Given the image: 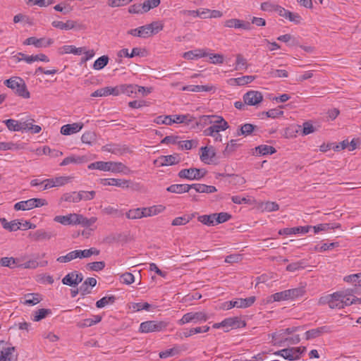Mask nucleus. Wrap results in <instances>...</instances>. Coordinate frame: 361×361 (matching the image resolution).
<instances>
[{"label": "nucleus", "mask_w": 361, "mask_h": 361, "mask_svg": "<svg viewBox=\"0 0 361 361\" xmlns=\"http://www.w3.org/2000/svg\"><path fill=\"white\" fill-rule=\"evenodd\" d=\"M4 85L12 90H16V93L23 98L28 99L30 97V92L27 90L25 81L20 77H13L4 81Z\"/></svg>", "instance_id": "nucleus-1"}, {"label": "nucleus", "mask_w": 361, "mask_h": 361, "mask_svg": "<svg viewBox=\"0 0 361 361\" xmlns=\"http://www.w3.org/2000/svg\"><path fill=\"white\" fill-rule=\"evenodd\" d=\"M342 298H343L342 294L340 293V291H338L333 294L321 297L319 300V304H327L331 309H343V305L342 303Z\"/></svg>", "instance_id": "nucleus-2"}, {"label": "nucleus", "mask_w": 361, "mask_h": 361, "mask_svg": "<svg viewBox=\"0 0 361 361\" xmlns=\"http://www.w3.org/2000/svg\"><path fill=\"white\" fill-rule=\"evenodd\" d=\"M305 350V347H303L302 348L300 347L288 348L276 352L275 355H281L286 360H298L300 357V355Z\"/></svg>", "instance_id": "nucleus-3"}, {"label": "nucleus", "mask_w": 361, "mask_h": 361, "mask_svg": "<svg viewBox=\"0 0 361 361\" xmlns=\"http://www.w3.org/2000/svg\"><path fill=\"white\" fill-rule=\"evenodd\" d=\"M167 324L164 322L147 321L142 322L140 325L139 331L141 333H149L161 331L166 327Z\"/></svg>", "instance_id": "nucleus-4"}, {"label": "nucleus", "mask_w": 361, "mask_h": 361, "mask_svg": "<svg viewBox=\"0 0 361 361\" xmlns=\"http://www.w3.org/2000/svg\"><path fill=\"white\" fill-rule=\"evenodd\" d=\"M207 171L204 169L197 168L184 169L178 172V176L180 178L188 180H200L206 175Z\"/></svg>", "instance_id": "nucleus-5"}, {"label": "nucleus", "mask_w": 361, "mask_h": 361, "mask_svg": "<svg viewBox=\"0 0 361 361\" xmlns=\"http://www.w3.org/2000/svg\"><path fill=\"white\" fill-rule=\"evenodd\" d=\"M181 161V157L178 154H173L166 156H160L154 161V164L157 166H172Z\"/></svg>", "instance_id": "nucleus-6"}, {"label": "nucleus", "mask_w": 361, "mask_h": 361, "mask_svg": "<svg viewBox=\"0 0 361 361\" xmlns=\"http://www.w3.org/2000/svg\"><path fill=\"white\" fill-rule=\"evenodd\" d=\"M207 319V315L203 312H188L183 316V317L178 321V324L180 325H183L189 322H197L199 321L205 322Z\"/></svg>", "instance_id": "nucleus-7"}, {"label": "nucleus", "mask_w": 361, "mask_h": 361, "mask_svg": "<svg viewBox=\"0 0 361 361\" xmlns=\"http://www.w3.org/2000/svg\"><path fill=\"white\" fill-rule=\"evenodd\" d=\"M15 347H9L4 341H0V361H15L16 356L13 355Z\"/></svg>", "instance_id": "nucleus-8"}, {"label": "nucleus", "mask_w": 361, "mask_h": 361, "mask_svg": "<svg viewBox=\"0 0 361 361\" xmlns=\"http://www.w3.org/2000/svg\"><path fill=\"white\" fill-rule=\"evenodd\" d=\"M71 177L70 176H59L52 178L44 180L45 185H44L42 190H45L54 187L63 186L70 182Z\"/></svg>", "instance_id": "nucleus-9"}, {"label": "nucleus", "mask_w": 361, "mask_h": 361, "mask_svg": "<svg viewBox=\"0 0 361 361\" xmlns=\"http://www.w3.org/2000/svg\"><path fill=\"white\" fill-rule=\"evenodd\" d=\"M263 100L262 94L256 90H250L243 95L245 104L249 106H257Z\"/></svg>", "instance_id": "nucleus-10"}, {"label": "nucleus", "mask_w": 361, "mask_h": 361, "mask_svg": "<svg viewBox=\"0 0 361 361\" xmlns=\"http://www.w3.org/2000/svg\"><path fill=\"white\" fill-rule=\"evenodd\" d=\"M83 280V275L77 271H73L66 274L62 279V283L64 285L75 287Z\"/></svg>", "instance_id": "nucleus-11"}, {"label": "nucleus", "mask_w": 361, "mask_h": 361, "mask_svg": "<svg viewBox=\"0 0 361 361\" xmlns=\"http://www.w3.org/2000/svg\"><path fill=\"white\" fill-rule=\"evenodd\" d=\"M299 327L293 326L290 328H287L285 329H281L276 332H274L271 334L272 339L280 345L285 343V337L286 335L291 334L296 331H298Z\"/></svg>", "instance_id": "nucleus-12"}, {"label": "nucleus", "mask_w": 361, "mask_h": 361, "mask_svg": "<svg viewBox=\"0 0 361 361\" xmlns=\"http://www.w3.org/2000/svg\"><path fill=\"white\" fill-rule=\"evenodd\" d=\"M224 25L229 28H241L245 30H250L252 29V25L250 22L237 18L226 20L224 21Z\"/></svg>", "instance_id": "nucleus-13"}, {"label": "nucleus", "mask_w": 361, "mask_h": 361, "mask_svg": "<svg viewBox=\"0 0 361 361\" xmlns=\"http://www.w3.org/2000/svg\"><path fill=\"white\" fill-rule=\"evenodd\" d=\"M223 327L226 328V331H228L229 329H238L245 326L246 324L244 320H242L238 317L226 318L222 321Z\"/></svg>", "instance_id": "nucleus-14"}, {"label": "nucleus", "mask_w": 361, "mask_h": 361, "mask_svg": "<svg viewBox=\"0 0 361 361\" xmlns=\"http://www.w3.org/2000/svg\"><path fill=\"white\" fill-rule=\"evenodd\" d=\"M56 233L53 231H48L44 229H39L34 232L30 233L29 236L34 241H40L44 240H49L54 237Z\"/></svg>", "instance_id": "nucleus-15"}, {"label": "nucleus", "mask_w": 361, "mask_h": 361, "mask_svg": "<svg viewBox=\"0 0 361 361\" xmlns=\"http://www.w3.org/2000/svg\"><path fill=\"white\" fill-rule=\"evenodd\" d=\"M310 229H312V226L284 228L279 231V234L288 235L298 233H308Z\"/></svg>", "instance_id": "nucleus-16"}, {"label": "nucleus", "mask_w": 361, "mask_h": 361, "mask_svg": "<svg viewBox=\"0 0 361 361\" xmlns=\"http://www.w3.org/2000/svg\"><path fill=\"white\" fill-rule=\"evenodd\" d=\"M104 185H114L122 188H128L130 186V180L118 178H104L101 180Z\"/></svg>", "instance_id": "nucleus-17"}, {"label": "nucleus", "mask_w": 361, "mask_h": 361, "mask_svg": "<svg viewBox=\"0 0 361 361\" xmlns=\"http://www.w3.org/2000/svg\"><path fill=\"white\" fill-rule=\"evenodd\" d=\"M202 154L200 155V159L204 164H210V159L216 156V152L214 147H202L200 148Z\"/></svg>", "instance_id": "nucleus-18"}, {"label": "nucleus", "mask_w": 361, "mask_h": 361, "mask_svg": "<svg viewBox=\"0 0 361 361\" xmlns=\"http://www.w3.org/2000/svg\"><path fill=\"white\" fill-rule=\"evenodd\" d=\"M83 126L82 123L64 125L61 128V133L64 135H68L78 133L83 128Z\"/></svg>", "instance_id": "nucleus-19"}, {"label": "nucleus", "mask_w": 361, "mask_h": 361, "mask_svg": "<svg viewBox=\"0 0 361 361\" xmlns=\"http://www.w3.org/2000/svg\"><path fill=\"white\" fill-rule=\"evenodd\" d=\"M24 257H18L14 258L13 257H2L0 259V265L2 267H8L10 269H13L15 267H19V263L23 262Z\"/></svg>", "instance_id": "nucleus-20"}, {"label": "nucleus", "mask_w": 361, "mask_h": 361, "mask_svg": "<svg viewBox=\"0 0 361 361\" xmlns=\"http://www.w3.org/2000/svg\"><path fill=\"white\" fill-rule=\"evenodd\" d=\"M187 348L184 345H176L172 348L167 349L159 353V357L161 359L168 357L174 356L180 353L181 351L185 350Z\"/></svg>", "instance_id": "nucleus-21"}, {"label": "nucleus", "mask_w": 361, "mask_h": 361, "mask_svg": "<svg viewBox=\"0 0 361 361\" xmlns=\"http://www.w3.org/2000/svg\"><path fill=\"white\" fill-rule=\"evenodd\" d=\"M255 152H253V155H257V156H264V155H267V154H274L276 150V149L272 147V146H269V145H259L257 147H256L255 149H254Z\"/></svg>", "instance_id": "nucleus-22"}, {"label": "nucleus", "mask_w": 361, "mask_h": 361, "mask_svg": "<svg viewBox=\"0 0 361 361\" xmlns=\"http://www.w3.org/2000/svg\"><path fill=\"white\" fill-rule=\"evenodd\" d=\"M144 51L145 50H142L140 48L135 47L132 49L131 54H129L128 49H122L118 52L117 56L118 58H122L123 56L128 58H133L136 56H143Z\"/></svg>", "instance_id": "nucleus-23"}, {"label": "nucleus", "mask_w": 361, "mask_h": 361, "mask_svg": "<svg viewBox=\"0 0 361 361\" xmlns=\"http://www.w3.org/2000/svg\"><path fill=\"white\" fill-rule=\"evenodd\" d=\"M329 332V327L324 326L319 328L313 329L306 331L305 333V338L306 340H310L312 338H317L320 336L323 333Z\"/></svg>", "instance_id": "nucleus-24"}, {"label": "nucleus", "mask_w": 361, "mask_h": 361, "mask_svg": "<svg viewBox=\"0 0 361 361\" xmlns=\"http://www.w3.org/2000/svg\"><path fill=\"white\" fill-rule=\"evenodd\" d=\"M87 161V158L85 156H70L65 158L61 163V166H64L70 164H82Z\"/></svg>", "instance_id": "nucleus-25"}, {"label": "nucleus", "mask_w": 361, "mask_h": 361, "mask_svg": "<svg viewBox=\"0 0 361 361\" xmlns=\"http://www.w3.org/2000/svg\"><path fill=\"white\" fill-rule=\"evenodd\" d=\"M215 87L213 85H187L183 87V90L189 92H211L214 90Z\"/></svg>", "instance_id": "nucleus-26"}, {"label": "nucleus", "mask_w": 361, "mask_h": 361, "mask_svg": "<svg viewBox=\"0 0 361 361\" xmlns=\"http://www.w3.org/2000/svg\"><path fill=\"white\" fill-rule=\"evenodd\" d=\"M102 150L115 154H122L127 151V147L116 144L106 145L102 147Z\"/></svg>", "instance_id": "nucleus-27"}, {"label": "nucleus", "mask_w": 361, "mask_h": 361, "mask_svg": "<svg viewBox=\"0 0 361 361\" xmlns=\"http://www.w3.org/2000/svg\"><path fill=\"white\" fill-rule=\"evenodd\" d=\"M0 221L3 228L9 231H16L20 228L21 223L18 220L8 222L5 218H1L0 219Z\"/></svg>", "instance_id": "nucleus-28"}, {"label": "nucleus", "mask_w": 361, "mask_h": 361, "mask_svg": "<svg viewBox=\"0 0 361 361\" xmlns=\"http://www.w3.org/2000/svg\"><path fill=\"white\" fill-rule=\"evenodd\" d=\"M165 207L162 205H154L149 207H143V217L157 215L164 210Z\"/></svg>", "instance_id": "nucleus-29"}, {"label": "nucleus", "mask_w": 361, "mask_h": 361, "mask_svg": "<svg viewBox=\"0 0 361 361\" xmlns=\"http://www.w3.org/2000/svg\"><path fill=\"white\" fill-rule=\"evenodd\" d=\"M51 25L53 27L61 30H69L76 27V22L71 20H67L66 23L54 20L51 23Z\"/></svg>", "instance_id": "nucleus-30"}, {"label": "nucleus", "mask_w": 361, "mask_h": 361, "mask_svg": "<svg viewBox=\"0 0 361 361\" xmlns=\"http://www.w3.org/2000/svg\"><path fill=\"white\" fill-rule=\"evenodd\" d=\"M223 126L221 125H214L211 124L212 126L209 128H206L203 131L204 135H212V133H219L220 131L226 130L229 128V125L227 121H224Z\"/></svg>", "instance_id": "nucleus-31"}, {"label": "nucleus", "mask_w": 361, "mask_h": 361, "mask_svg": "<svg viewBox=\"0 0 361 361\" xmlns=\"http://www.w3.org/2000/svg\"><path fill=\"white\" fill-rule=\"evenodd\" d=\"M42 300V298L39 293H27L25 295V301L23 304L27 305H35Z\"/></svg>", "instance_id": "nucleus-32"}, {"label": "nucleus", "mask_w": 361, "mask_h": 361, "mask_svg": "<svg viewBox=\"0 0 361 361\" xmlns=\"http://www.w3.org/2000/svg\"><path fill=\"white\" fill-rule=\"evenodd\" d=\"M195 120L193 116L190 114L185 115H173L171 116V125L173 123H186L189 124Z\"/></svg>", "instance_id": "nucleus-33"}, {"label": "nucleus", "mask_w": 361, "mask_h": 361, "mask_svg": "<svg viewBox=\"0 0 361 361\" xmlns=\"http://www.w3.org/2000/svg\"><path fill=\"white\" fill-rule=\"evenodd\" d=\"M207 56V53L204 49H195L189 51L183 54V57L188 60H192Z\"/></svg>", "instance_id": "nucleus-34"}, {"label": "nucleus", "mask_w": 361, "mask_h": 361, "mask_svg": "<svg viewBox=\"0 0 361 361\" xmlns=\"http://www.w3.org/2000/svg\"><path fill=\"white\" fill-rule=\"evenodd\" d=\"M78 197V192L73 191L63 194L59 201L60 202H66L69 203H78L79 202Z\"/></svg>", "instance_id": "nucleus-35"}, {"label": "nucleus", "mask_w": 361, "mask_h": 361, "mask_svg": "<svg viewBox=\"0 0 361 361\" xmlns=\"http://www.w3.org/2000/svg\"><path fill=\"white\" fill-rule=\"evenodd\" d=\"M235 300L238 308H247L254 304L256 300V297L250 296L247 298H237Z\"/></svg>", "instance_id": "nucleus-36"}, {"label": "nucleus", "mask_w": 361, "mask_h": 361, "mask_svg": "<svg viewBox=\"0 0 361 361\" xmlns=\"http://www.w3.org/2000/svg\"><path fill=\"white\" fill-rule=\"evenodd\" d=\"M111 165V161H95L91 163L88 166L89 169H98L103 171H109V167Z\"/></svg>", "instance_id": "nucleus-37"}, {"label": "nucleus", "mask_w": 361, "mask_h": 361, "mask_svg": "<svg viewBox=\"0 0 361 361\" xmlns=\"http://www.w3.org/2000/svg\"><path fill=\"white\" fill-rule=\"evenodd\" d=\"M116 298L114 295L105 296L97 301L96 307L97 308H102L108 305H111L115 302Z\"/></svg>", "instance_id": "nucleus-38"}, {"label": "nucleus", "mask_w": 361, "mask_h": 361, "mask_svg": "<svg viewBox=\"0 0 361 361\" xmlns=\"http://www.w3.org/2000/svg\"><path fill=\"white\" fill-rule=\"evenodd\" d=\"M188 184H173L166 188L170 192L181 194L188 192Z\"/></svg>", "instance_id": "nucleus-39"}, {"label": "nucleus", "mask_w": 361, "mask_h": 361, "mask_svg": "<svg viewBox=\"0 0 361 361\" xmlns=\"http://www.w3.org/2000/svg\"><path fill=\"white\" fill-rule=\"evenodd\" d=\"M339 227L340 225L338 224H320L319 225L312 226V228L314 229V233H318L319 231H325Z\"/></svg>", "instance_id": "nucleus-40"}, {"label": "nucleus", "mask_w": 361, "mask_h": 361, "mask_svg": "<svg viewBox=\"0 0 361 361\" xmlns=\"http://www.w3.org/2000/svg\"><path fill=\"white\" fill-rule=\"evenodd\" d=\"M215 214H211L209 215H202L197 217V220L202 224L208 226H214L215 224Z\"/></svg>", "instance_id": "nucleus-41"}, {"label": "nucleus", "mask_w": 361, "mask_h": 361, "mask_svg": "<svg viewBox=\"0 0 361 361\" xmlns=\"http://www.w3.org/2000/svg\"><path fill=\"white\" fill-rule=\"evenodd\" d=\"M289 300L287 294V291L283 290L281 292L276 293L271 295H270L267 298V302H272L275 301H282V300Z\"/></svg>", "instance_id": "nucleus-42"}, {"label": "nucleus", "mask_w": 361, "mask_h": 361, "mask_svg": "<svg viewBox=\"0 0 361 361\" xmlns=\"http://www.w3.org/2000/svg\"><path fill=\"white\" fill-rule=\"evenodd\" d=\"M256 126L250 124V123H245L240 126L239 131L237 132L236 135L238 136L240 135H250L253 130L256 128Z\"/></svg>", "instance_id": "nucleus-43"}, {"label": "nucleus", "mask_w": 361, "mask_h": 361, "mask_svg": "<svg viewBox=\"0 0 361 361\" xmlns=\"http://www.w3.org/2000/svg\"><path fill=\"white\" fill-rule=\"evenodd\" d=\"M7 128L11 131H21V121H18L14 119H7L4 121Z\"/></svg>", "instance_id": "nucleus-44"}, {"label": "nucleus", "mask_w": 361, "mask_h": 361, "mask_svg": "<svg viewBox=\"0 0 361 361\" xmlns=\"http://www.w3.org/2000/svg\"><path fill=\"white\" fill-rule=\"evenodd\" d=\"M78 250L71 251L64 256H60L56 259V261L60 263L69 262L75 259L78 258Z\"/></svg>", "instance_id": "nucleus-45"}, {"label": "nucleus", "mask_w": 361, "mask_h": 361, "mask_svg": "<svg viewBox=\"0 0 361 361\" xmlns=\"http://www.w3.org/2000/svg\"><path fill=\"white\" fill-rule=\"evenodd\" d=\"M218 176H229V177H231V179L230 180V183H231V184H233L234 185H238V186L243 185L246 182L245 179L243 176H240L239 175H235V174H233V175L226 174V175H224V174H222V173H219Z\"/></svg>", "instance_id": "nucleus-46"}, {"label": "nucleus", "mask_w": 361, "mask_h": 361, "mask_svg": "<svg viewBox=\"0 0 361 361\" xmlns=\"http://www.w3.org/2000/svg\"><path fill=\"white\" fill-rule=\"evenodd\" d=\"M288 299H295L298 297L302 296L305 293V290L304 287H299L292 289L286 290Z\"/></svg>", "instance_id": "nucleus-47"}, {"label": "nucleus", "mask_w": 361, "mask_h": 361, "mask_svg": "<svg viewBox=\"0 0 361 361\" xmlns=\"http://www.w3.org/2000/svg\"><path fill=\"white\" fill-rule=\"evenodd\" d=\"M237 140H230L223 151V155L224 157L229 156L231 153L234 152L237 149L239 146V145L237 143Z\"/></svg>", "instance_id": "nucleus-48"}, {"label": "nucleus", "mask_w": 361, "mask_h": 361, "mask_svg": "<svg viewBox=\"0 0 361 361\" xmlns=\"http://www.w3.org/2000/svg\"><path fill=\"white\" fill-rule=\"evenodd\" d=\"M51 314V310L50 309L42 308L34 312V317L32 319L35 322H39Z\"/></svg>", "instance_id": "nucleus-49"}, {"label": "nucleus", "mask_w": 361, "mask_h": 361, "mask_svg": "<svg viewBox=\"0 0 361 361\" xmlns=\"http://www.w3.org/2000/svg\"><path fill=\"white\" fill-rule=\"evenodd\" d=\"M100 251L95 247H91L87 250H78V255H79L78 258H87L91 255H99Z\"/></svg>", "instance_id": "nucleus-50"}, {"label": "nucleus", "mask_w": 361, "mask_h": 361, "mask_svg": "<svg viewBox=\"0 0 361 361\" xmlns=\"http://www.w3.org/2000/svg\"><path fill=\"white\" fill-rule=\"evenodd\" d=\"M32 205L33 204L32 203V200L31 199L25 200V201H20V202H18L15 204L14 209L16 210V211H18V210H23V211L30 210V209H33L32 208Z\"/></svg>", "instance_id": "nucleus-51"}, {"label": "nucleus", "mask_w": 361, "mask_h": 361, "mask_svg": "<svg viewBox=\"0 0 361 361\" xmlns=\"http://www.w3.org/2000/svg\"><path fill=\"white\" fill-rule=\"evenodd\" d=\"M109 57L108 56L104 55L100 57H99L94 63L93 64V68L94 70H101L104 68L109 62Z\"/></svg>", "instance_id": "nucleus-52"}, {"label": "nucleus", "mask_w": 361, "mask_h": 361, "mask_svg": "<svg viewBox=\"0 0 361 361\" xmlns=\"http://www.w3.org/2000/svg\"><path fill=\"white\" fill-rule=\"evenodd\" d=\"M44 40V38H40L37 39L35 37H30L25 39V41L23 42L25 45H34L36 47H47V45H44L42 43Z\"/></svg>", "instance_id": "nucleus-53"}, {"label": "nucleus", "mask_w": 361, "mask_h": 361, "mask_svg": "<svg viewBox=\"0 0 361 361\" xmlns=\"http://www.w3.org/2000/svg\"><path fill=\"white\" fill-rule=\"evenodd\" d=\"M344 281L352 283L355 286H361V273L346 276Z\"/></svg>", "instance_id": "nucleus-54"}, {"label": "nucleus", "mask_w": 361, "mask_h": 361, "mask_svg": "<svg viewBox=\"0 0 361 361\" xmlns=\"http://www.w3.org/2000/svg\"><path fill=\"white\" fill-rule=\"evenodd\" d=\"M96 134L93 131H87L82 134L81 140L83 143L91 145L96 141Z\"/></svg>", "instance_id": "nucleus-55"}, {"label": "nucleus", "mask_w": 361, "mask_h": 361, "mask_svg": "<svg viewBox=\"0 0 361 361\" xmlns=\"http://www.w3.org/2000/svg\"><path fill=\"white\" fill-rule=\"evenodd\" d=\"M194 216L193 214L192 215H185L183 216H179L175 218L171 224L173 226H181V225H185L188 224L190 220H192V217Z\"/></svg>", "instance_id": "nucleus-56"}, {"label": "nucleus", "mask_w": 361, "mask_h": 361, "mask_svg": "<svg viewBox=\"0 0 361 361\" xmlns=\"http://www.w3.org/2000/svg\"><path fill=\"white\" fill-rule=\"evenodd\" d=\"M255 79V76L254 75H245L237 78H233L231 80H233L237 85H245L252 82Z\"/></svg>", "instance_id": "nucleus-57"}, {"label": "nucleus", "mask_w": 361, "mask_h": 361, "mask_svg": "<svg viewBox=\"0 0 361 361\" xmlns=\"http://www.w3.org/2000/svg\"><path fill=\"white\" fill-rule=\"evenodd\" d=\"M247 68V60L241 55L237 54L235 70L240 71Z\"/></svg>", "instance_id": "nucleus-58"}, {"label": "nucleus", "mask_w": 361, "mask_h": 361, "mask_svg": "<svg viewBox=\"0 0 361 361\" xmlns=\"http://www.w3.org/2000/svg\"><path fill=\"white\" fill-rule=\"evenodd\" d=\"M126 217L130 219H141L143 217L142 208L130 209L126 213Z\"/></svg>", "instance_id": "nucleus-59"}, {"label": "nucleus", "mask_w": 361, "mask_h": 361, "mask_svg": "<svg viewBox=\"0 0 361 361\" xmlns=\"http://www.w3.org/2000/svg\"><path fill=\"white\" fill-rule=\"evenodd\" d=\"M78 194L79 196L78 200L80 202L81 200L87 201V200H91L94 199L96 192L94 190H92V191L80 190V191L78 192Z\"/></svg>", "instance_id": "nucleus-60"}, {"label": "nucleus", "mask_w": 361, "mask_h": 361, "mask_svg": "<svg viewBox=\"0 0 361 361\" xmlns=\"http://www.w3.org/2000/svg\"><path fill=\"white\" fill-rule=\"evenodd\" d=\"M63 53L64 54H73L75 55H80L83 51V48H77L73 45H65L62 47Z\"/></svg>", "instance_id": "nucleus-61"}, {"label": "nucleus", "mask_w": 361, "mask_h": 361, "mask_svg": "<svg viewBox=\"0 0 361 361\" xmlns=\"http://www.w3.org/2000/svg\"><path fill=\"white\" fill-rule=\"evenodd\" d=\"M215 216V224H222L226 222L231 218V215L227 212L214 213Z\"/></svg>", "instance_id": "nucleus-62"}, {"label": "nucleus", "mask_w": 361, "mask_h": 361, "mask_svg": "<svg viewBox=\"0 0 361 361\" xmlns=\"http://www.w3.org/2000/svg\"><path fill=\"white\" fill-rule=\"evenodd\" d=\"M148 26L152 35L158 33L164 28V24L160 21H154L148 24Z\"/></svg>", "instance_id": "nucleus-63"}, {"label": "nucleus", "mask_w": 361, "mask_h": 361, "mask_svg": "<svg viewBox=\"0 0 361 361\" xmlns=\"http://www.w3.org/2000/svg\"><path fill=\"white\" fill-rule=\"evenodd\" d=\"M161 3V0H147L143 3L144 11L148 12L152 8H157Z\"/></svg>", "instance_id": "nucleus-64"}]
</instances>
